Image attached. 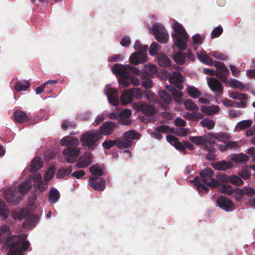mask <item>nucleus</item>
I'll return each instance as SVG.
<instances>
[{"mask_svg": "<svg viewBox=\"0 0 255 255\" xmlns=\"http://www.w3.org/2000/svg\"><path fill=\"white\" fill-rule=\"evenodd\" d=\"M39 219L37 216L31 215L23 223V227L25 229H31L34 228L38 222Z\"/></svg>", "mask_w": 255, "mask_h": 255, "instance_id": "nucleus-26", "label": "nucleus"}, {"mask_svg": "<svg viewBox=\"0 0 255 255\" xmlns=\"http://www.w3.org/2000/svg\"><path fill=\"white\" fill-rule=\"evenodd\" d=\"M219 192L227 194L229 195L236 196L238 198L239 195V188H233L231 186L227 184L223 185L218 187Z\"/></svg>", "mask_w": 255, "mask_h": 255, "instance_id": "nucleus-18", "label": "nucleus"}, {"mask_svg": "<svg viewBox=\"0 0 255 255\" xmlns=\"http://www.w3.org/2000/svg\"><path fill=\"white\" fill-rule=\"evenodd\" d=\"M169 81L171 84H174L178 89H182L183 86L181 83L184 82V78L180 73L174 71L172 73H168Z\"/></svg>", "mask_w": 255, "mask_h": 255, "instance_id": "nucleus-13", "label": "nucleus"}, {"mask_svg": "<svg viewBox=\"0 0 255 255\" xmlns=\"http://www.w3.org/2000/svg\"><path fill=\"white\" fill-rule=\"evenodd\" d=\"M159 46L160 45L157 43L153 42L149 48V54L152 56L156 55L158 52Z\"/></svg>", "mask_w": 255, "mask_h": 255, "instance_id": "nucleus-55", "label": "nucleus"}, {"mask_svg": "<svg viewBox=\"0 0 255 255\" xmlns=\"http://www.w3.org/2000/svg\"><path fill=\"white\" fill-rule=\"evenodd\" d=\"M118 124L115 122H105L100 126L97 131L99 132L101 136L103 137V135H108L112 133L115 128H117Z\"/></svg>", "mask_w": 255, "mask_h": 255, "instance_id": "nucleus-15", "label": "nucleus"}, {"mask_svg": "<svg viewBox=\"0 0 255 255\" xmlns=\"http://www.w3.org/2000/svg\"><path fill=\"white\" fill-rule=\"evenodd\" d=\"M102 138L99 132L92 130L84 132L81 136L80 141L82 145L93 149L98 145L99 140Z\"/></svg>", "mask_w": 255, "mask_h": 255, "instance_id": "nucleus-7", "label": "nucleus"}, {"mask_svg": "<svg viewBox=\"0 0 255 255\" xmlns=\"http://www.w3.org/2000/svg\"><path fill=\"white\" fill-rule=\"evenodd\" d=\"M141 84L145 89H148L151 87L152 82L150 79H146L142 82Z\"/></svg>", "mask_w": 255, "mask_h": 255, "instance_id": "nucleus-63", "label": "nucleus"}, {"mask_svg": "<svg viewBox=\"0 0 255 255\" xmlns=\"http://www.w3.org/2000/svg\"><path fill=\"white\" fill-rule=\"evenodd\" d=\"M217 206L226 211H233L235 209L232 202L226 197L221 196L217 200Z\"/></svg>", "mask_w": 255, "mask_h": 255, "instance_id": "nucleus-16", "label": "nucleus"}, {"mask_svg": "<svg viewBox=\"0 0 255 255\" xmlns=\"http://www.w3.org/2000/svg\"><path fill=\"white\" fill-rule=\"evenodd\" d=\"M14 219L22 220L26 217V212L23 210L14 211L12 213Z\"/></svg>", "mask_w": 255, "mask_h": 255, "instance_id": "nucleus-44", "label": "nucleus"}, {"mask_svg": "<svg viewBox=\"0 0 255 255\" xmlns=\"http://www.w3.org/2000/svg\"><path fill=\"white\" fill-rule=\"evenodd\" d=\"M114 74L119 77V83L123 85L125 88L128 87L130 85V81L132 85L138 86L140 85V81L138 79L130 76V73L136 75H139L140 71L137 68L130 65H123L121 64H115L112 68Z\"/></svg>", "mask_w": 255, "mask_h": 255, "instance_id": "nucleus-2", "label": "nucleus"}, {"mask_svg": "<svg viewBox=\"0 0 255 255\" xmlns=\"http://www.w3.org/2000/svg\"><path fill=\"white\" fill-rule=\"evenodd\" d=\"M169 130L170 128L168 126L166 125H162L158 127L154 130L148 129L147 131L153 138L159 140L162 137V135L161 134V132H167L169 131Z\"/></svg>", "mask_w": 255, "mask_h": 255, "instance_id": "nucleus-17", "label": "nucleus"}, {"mask_svg": "<svg viewBox=\"0 0 255 255\" xmlns=\"http://www.w3.org/2000/svg\"><path fill=\"white\" fill-rule=\"evenodd\" d=\"M137 110L138 111H141L145 116L152 115L155 112L154 108L146 103L137 104Z\"/></svg>", "mask_w": 255, "mask_h": 255, "instance_id": "nucleus-23", "label": "nucleus"}, {"mask_svg": "<svg viewBox=\"0 0 255 255\" xmlns=\"http://www.w3.org/2000/svg\"><path fill=\"white\" fill-rule=\"evenodd\" d=\"M14 119L15 121L23 123L27 121L28 118L25 113L21 111H16L14 114Z\"/></svg>", "mask_w": 255, "mask_h": 255, "instance_id": "nucleus-37", "label": "nucleus"}, {"mask_svg": "<svg viewBox=\"0 0 255 255\" xmlns=\"http://www.w3.org/2000/svg\"><path fill=\"white\" fill-rule=\"evenodd\" d=\"M89 182L90 185L96 190H103L106 186L105 181L102 178L98 179V178L91 177Z\"/></svg>", "mask_w": 255, "mask_h": 255, "instance_id": "nucleus-20", "label": "nucleus"}, {"mask_svg": "<svg viewBox=\"0 0 255 255\" xmlns=\"http://www.w3.org/2000/svg\"><path fill=\"white\" fill-rule=\"evenodd\" d=\"M117 140L108 139L105 140L103 143L102 146L105 149H109L114 146L115 145H117Z\"/></svg>", "mask_w": 255, "mask_h": 255, "instance_id": "nucleus-54", "label": "nucleus"}, {"mask_svg": "<svg viewBox=\"0 0 255 255\" xmlns=\"http://www.w3.org/2000/svg\"><path fill=\"white\" fill-rule=\"evenodd\" d=\"M166 88L174 96V99L176 103H180L182 102L183 95L181 91L177 90L173 86L170 85L166 86Z\"/></svg>", "mask_w": 255, "mask_h": 255, "instance_id": "nucleus-28", "label": "nucleus"}, {"mask_svg": "<svg viewBox=\"0 0 255 255\" xmlns=\"http://www.w3.org/2000/svg\"><path fill=\"white\" fill-rule=\"evenodd\" d=\"M214 171L209 168H206L200 173L199 177L194 180V185L199 192L205 193L208 191L209 187H216L218 182L213 178Z\"/></svg>", "mask_w": 255, "mask_h": 255, "instance_id": "nucleus-4", "label": "nucleus"}, {"mask_svg": "<svg viewBox=\"0 0 255 255\" xmlns=\"http://www.w3.org/2000/svg\"><path fill=\"white\" fill-rule=\"evenodd\" d=\"M10 85L17 92L25 91L30 87V84L27 81H19L13 79Z\"/></svg>", "mask_w": 255, "mask_h": 255, "instance_id": "nucleus-19", "label": "nucleus"}, {"mask_svg": "<svg viewBox=\"0 0 255 255\" xmlns=\"http://www.w3.org/2000/svg\"><path fill=\"white\" fill-rule=\"evenodd\" d=\"M245 133L247 136H251L250 141L252 144L255 145V127H253L250 129H247Z\"/></svg>", "mask_w": 255, "mask_h": 255, "instance_id": "nucleus-48", "label": "nucleus"}, {"mask_svg": "<svg viewBox=\"0 0 255 255\" xmlns=\"http://www.w3.org/2000/svg\"><path fill=\"white\" fill-rule=\"evenodd\" d=\"M117 146L119 148H126L130 147L132 141L126 138L123 135L122 137L117 138Z\"/></svg>", "mask_w": 255, "mask_h": 255, "instance_id": "nucleus-31", "label": "nucleus"}, {"mask_svg": "<svg viewBox=\"0 0 255 255\" xmlns=\"http://www.w3.org/2000/svg\"><path fill=\"white\" fill-rule=\"evenodd\" d=\"M219 147L222 151L228 148L235 149L238 148V142L229 141L224 144L220 145Z\"/></svg>", "mask_w": 255, "mask_h": 255, "instance_id": "nucleus-43", "label": "nucleus"}, {"mask_svg": "<svg viewBox=\"0 0 255 255\" xmlns=\"http://www.w3.org/2000/svg\"><path fill=\"white\" fill-rule=\"evenodd\" d=\"M245 195L253 197L255 195V190L249 186H245L242 189H240V202Z\"/></svg>", "mask_w": 255, "mask_h": 255, "instance_id": "nucleus-34", "label": "nucleus"}, {"mask_svg": "<svg viewBox=\"0 0 255 255\" xmlns=\"http://www.w3.org/2000/svg\"><path fill=\"white\" fill-rule=\"evenodd\" d=\"M220 180L224 182H230L234 185H238L239 184V177L235 175L228 176L227 175H222Z\"/></svg>", "mask_w": 255, "mask_h": 255, "instance_id": "nucleus-32", "label": "nucleus"}, {"mask_svg": "<svg viewBox=\"0 0 255 255\" xmlns=\"http://www.w3.org/2000/svg\"><path fill=\"white\" fill-rule=\"evenodd\" d=\"M60 144L64 146L74 147L79 145V140L77 138L67 136L61 140Z\"/></svg>", "mask_w": 255, "mask_h": 255, "instance_id": "nucleus-21", "label": "nucleus"}, {"mask_svg": "<svg viewBox=\"0 0 255 255\" xmlns=\"http://www.w3.org/2000/svg\"><path fill=\"white\" fill-rule=\"evenodd\" d=\"M184 106L187 110L192 112L197 111L198 110V107L190 99L185 101Z\"/></svg>", "mask_w": 255, "mask_h": 255, "instance_id": "nucleus-45", "label": "nucleus"}, {"mask_svg": "<svg viewBox=\"0 0 255 255\" xmlns=\"http://www.w3.org/2000/svg\"><path fill=\"white\" fill-rule=\"evenodd\" d=\"M200 124L204 127H206L208 129H212L215 126V122L213 120L208 119H205L200 122Z\"/></svg>", "mask_w": 255, "mask_h": 255, "instance_id": "nucleus-51", "label": "nucleus"}, {"mask_svg": "<svg viewBox=\"0 0 255 255\" xmlns=\"http://www.w3.org/2000/svg\"><path fill=\"white\" fill-rule=\"evenodd\" d=\"M104 167L103 165H94L91 166L89 170L95 178H98L103 173Z\"/></svg>", "mask_w": 255, "mask_h": 255, "instance_id": "nucleus-36", "label": "nucleus"}, {"mask_svg": "<svg viewBox=\"0 0 255 255\" xmlns=\"http://www.w3.org/2000/svg\"><path fill=\"white\" fill-rule=\"evenodd\" d=\"M159 96L160 97V102L163 107H165L167 104H169L172 102L171 96L165 90L161 91L159 93Z\"/></svg>", "mask_w": 255, "mask_h": 255, "instance_id": "nucleus-27", "label": "nucleus"}, {"mask_svg": "<svg viewBox=\"0 0 255 255\" xmlns=\"http://www.w3.org/2000/svg\"><path fill=\"white\" fill-rule=\"evenodd\" d=\"M252 124H253V122L251 120H244L242 121H240V129H245L248 128H249L251 126Z\"/></svg>", "mask_w": 255, "mask_h": 255, "instance_id": "nucleus-57", "label": "nucleus"}, {"mask_svg": "<svg viewBox=\"0 0 255 255\" xmlns=\"http://www.w3.org/2000/svg\"><path fill=\"white\" fill-rule=\"evenodd\" d=\"M224 104L226 106H230L233 107H239V102H235L233 100L226 99L223 102Z\"/></svg>", "mask_w": 255, "mask_h": 255, "instance_id": "nucleus-58", "label": "nucleus"}, {"mask_svg": "<svg viewBox=\"0 0 255 255\" xmlns=\"http://www.w3.org/2000/svg\"><path fill=\"white\" fill-rule=\"evenodd\" d=\"M251 173L248 168H243L242 172H240V178L245 180H247L250 178Z\"/></svg>", "mask_w": 255, "mask_h": 255, "instance_id": "nucleus-56", "label": "nucleus"}, {"mask_svg": "<svg viewBox=\"0 0 255 255\" xmlns=\"http://www.w3.org/2000/svg\"><path fill=\"white\" fill-rule=\"evenodd\" d=\"M32 184L30 179H28L17 186L11 187L5 190L3 195L7 201L10 204L15 205L21 199L22 196L31 189Z\"/></svg>", "mask_w": 255, "mask_h": 255, "instance_id": "nucleus-3", "label": "nucleus"}, {"mask_svg": "<svg viewBox=\"0 0 255 255\" xmlns=\"http://www.w3.org/2000/svg\"><path fill=\"white\" fill-rule=\"evenodd\" d=\"M43 159L41 157H35L31 162L30 171L32 172L39 169L42 166Z\"/></svg>", "mask_w": 255, "mask_h": 255, "instance_id": "nucleus-33", "label": "nucleus"}, {"mask_svg": "<svg viewBox=\"0 0 255 255\" xmlns=\"http://www.w3.org/2000/svg\"><path fill=\"white\" fill-rule=\"evenodd\" d=\"M173 32L172 37L174 42V46H176L180 50H184L187 47L188 41V34L182 25L176 21L172 24Z\"/></svg>", "mask_w": 255, "mask_h": 255, "instance_id": "nucleus-5", "label": "nucleus"}, {"mask_svg": "<svg viewBox=\"0 0 255 255\" xmlns=\"http://www.w3.org/2000/svg\"><path fill=\"white\" fill-rule=\"evenodd\" d=\"M134 48L137 51L133 52L129 57L130 63L134 65L143 63L147 61V51L148 47L147 45H142L136 41L134 45Z\"/></svg>", "mask_w": 255, "mask_h": 255, "instance_id": "nucleus-6", "label": "nucleus"}, {"mask_svg": "<svg viewBox=\"0 0 255 255\" xmlns=\"http://www.w3.org/2000/svg\"><path fill=\"white\" fill-rule=\"evenodd\" d=\"M85 174V172L83 170H80L77 171H75L73 173L71 174V176L73 177H74L76 178H80L82 176L84 175Z\"/></svg>", "mask_w": 255, "mask_h": 255, "instance_id": "nucleus-64", "label": "nucleus"}, {"mask_svg": "<svg viewBox=\"0 0 255 255\" xmlns=\"http://www.w3.org/2000/svg\"><path fill=\"white\" fill-rule=\"evenodd\" d=\"M155 39L161 43H166L169 38L164 27L160 23H157L152 27Z\"/></svg>", "mask_w": 255, "mask_h": 255, "instance_id": "nucleus-10", "label": "nucleus"}, {"mask_svg": "<svg viewBox=\"0 0 255 255\" xmlns=\"http://www.w3.org/2000/svg\"><path fill=\"white\" fill-rule=\"evenodd\" d=\"M186 55L184 53L179 52L176 53L173 57L174 61L179 64H183L185 60Z\"/></svg>", "mask_w": 255, "mask_h": 255, "instance_id": "nucleus-46", "label": "nucleus"}, {"mask_svg": "<svg viewBox=\"0 0 255 255\" xmlns=\"http://www.w3.org/2000/svg\"><path fill=\"white\" fill-rule=\"evenodd\" d=\"M158 63L161 67H169L171 66L170 59L164 54H160L158 57Z\"/></svg>", "mask_w": 255, "mask_h": 255, "instance_id": "nucleus-35", "label": "nucleus"}, {"mask_svg": "<svg viewBox=\"0 0 255 255\" xmlns=\"http://www.w3.org/2000/svg\"><path fill=\"white\" fill-rule=\"evenodd\" d=\"M175 125L179 127H184L186 126V122L181 118H177L174 121Z\"/></svg>", "mask_w": 255, "mask_h": 255, "instance_id": "nucleus-62", "label": "nucleus"}, {"mask_svg": "<svg viewBox=\"0 0 255 255\" xmlns=\"http://www.w3.org/2000/svg\"><path fill=\"white\" fill-rule=\"evenodd\" d=\"M80 151V148L69 147L64 149L63 153L66 157V161L68 162L72 163L76 161Z\"/></svg>", "mask_w": 255, "mask_h": 255, "instance_id": "nucleus-12", "label": "nucleus"}, {"mask_svg": "<svg viewBox=\"0 0 255 255\" xmlns=\"http://www.w3.org/2000/svg\"><path fill=\"white\" fill-rule=\"evenodd\" d=\"M131 112L130 110L125 109L119 114V123L122 125H129L131 121L128 119L131 115Z\"/></svg>", "mask_w": 255, "mask_h": 255, "instance_id": "nucleus-24", "label": "nucleus"}, {"mask_svg": "<svg viewBox=\"0 0 255 255\" xmlns=\"http://www.w3.org/2000/svg\"><path fill=\"white\" fill-rule=\"evenodd\" d=\"M145 68V72L148 74V75H153L155 74L157 71V69L156 67L151 64H147L144 66Z\"/></svg>", "mask_w": 255, "mask_h": 255, "instance_id": "nucleus-50", "label": "nucleus"}, {"mask_svg": "<svg viewBox=\"0 0 255 255\" xmlns=\"http://www.w3.org/2000/svg\"><path fill=\"white\" fill-rule=\"evenodd\" d=\"M190 139L192 142L198 145H205L207 146V139L205 136H191Z\"/></svg>", "mask_w": 255, "mask_h": 255, "instance_id": "nucleus-40", "label": "nucleus"}, {"mask_svg": "<svg viewBox=\"0 0 255 255\" xmlns=\"http://www.w3.org/2000/svg\"><path fill=\"white\" fill-rule=\"evenodd\" d=\"M188 94L194 98H199L201 95V93L196 88L191 86L187 88Z\"/></svg>", "mask_w": 255, "mask_h": 255, "instance_id": "nucleus-42", "label": "nucleus"}, {"mask_svg": "<svg viewBox=\"0 0 255 255\" xmlns=\"http://www.w3.org/2000/svg\"><path fill=\"white\" fill-rule=\"evenodd\" d=\"M9 211L5 206L4 202L0 199V219L3 220L6 219L9 215Z\"/></svg>", "mask_w": 255, "mask_h": 255, "instance_id": "nucleus-38", "label": "nucleus"}, {"mask_svg": "<svg viewBox=\"0 0 255 255\" xmlns=\"http://www.w3.org/2000/svg\"><path fill=\"white\" fill-rule=\"evenodd\" d=\"M104 92L107 97L109 103L117 109L119 104L117 91L110 86L107 85L104 89Z\"/></svg>", "mask_w": 255, "mask_h": 255, "instance_id": "nucleus-11", "label": "nucleus"}, {"mask_svg": "<svg viewBox=\"0 0 255 255\" xmlns=\"http://www.w3.org/2000/svg\"><path fill=\"white\" fill-rule=\"evenodd\" d=\"M32 179L34 182L33 185L36 191L44 192L48 188V184L44 182L42 179V176L38 173H35L33 175Z\"/></svg>", "mask_w": 255, "mask_h": 255, "instance_id": "nucleus-14", "label": "nucleus"}, {"mask_svg": "<svg viewBox=\"0 0 255 255\" xmlns=\"http://www.w3.org/2000/svg\"><path fill=\"white\" fill-rule=\"evenodd\" d=\"M55 171L56 167L54 166H52L49 168L44 176L45 182L49 181L53 177Z\"/></svg>", "mask_w": 255, "mask_h": 255, "instance_id": "nucleus-47", "label": "nucleus"}, {"mask_svg": "<svg viewBox=\"0 0 255 255\" xmlns=\"http://www.w3.org/2000/svg\"><path fill=\"white\" fill-rule=\"evenodd\" d=\"M240 108H244L246 106L248 100V96L246 94L244 93H240Z\"/></svg>", "mask_w": 255, "mask_h": 255, "instance_id": "nucleus-60", "label": "nucleus"}, {"mask_svg": "<svg viewBox=\"0 0 255 255\" xmlns=\"http://www.w3.org/2000/svg\"><path fill=\"white\" fill-rule=\"evenodd\" d=\"M201 108L202 112L209 116L215 115L220 110V108L218 105L202 106Z\"/></svg>", "mask_w": 255, "mask_h": 255, "instance_id": "nucleus-30", "label": "nucleus"}, {"mask_svg": "<svg viewBox=\"0 0 255 255\" xmlns=\"http://www.w3.org/2000/svg\"><path fill=\"white\" fill-rule=\"evenodd\" d=\"M173 132L177 135L185 136L190 132V130L188 128H178L174 129Z\"/></svg>", "mask_w": 255, "mask_h": 255, "instance_id": "nucleus-49", "label": "nucleus"}, {"mask_svg": "<svg viewBox=\"0 0 255 255\" xmlns=\"http://www.w3.org/2000/svg\"><path fill=\"white\" fill-rule=\"evenodd\" d=\"M59 198L60 193L57 189L53 188L50 190L48 197L49 202L53 204L55 203L58 201Z\"/></svg>", "mask_w": 255, "mask_h": 255, "instance_id": "nucleus-39", "label": "nucleus"}, {"mask_svg": "<svg viewBox=\"0 0 255 255\" xmlns=\"http://www.w3.org/2000/svg\"><path fill=\"white\" fill-rule=\"evenodd\" d=\"M208 85L214 92H221L223 90V85L217 79L210 78L208 80Z\"/></svg>", "mask_w": 255, "mask_h": 255, "instance_id": "nucleus-22", "label": "nucleus"}, {"mask_svg": "<svg viewBox=\"0 0 255 255\" xmlns=\"http://www.w3.org/2000/svg\"><path fill=\"white\" fill-rule=\"evenodd\" d=\"M223 32V28L221 26H218L214 29L212 32V37L215 38L219 36Z\"/></svg>", "mask_w": 255, "mask_h": 255, "instance_id": "nucleus-59", "label": "nucleus"}, {"mask_svg": "<svg viewBox=\"0 0 255 255\" xmlns=\"http://www.w3.org/2000/svg\"><path fill=\"white\" fill-rule=\"evenodd\" d=\"M123 136L131 140V139H135L138 138V133L135 130H129L124 133Z\"/></svg>", "mask_w": 255, "mask_h": 255, "instance_id": "nucleus-53", "label": "nucleus"}, {"mask_svg": "<svg viewBox=\"0 0 255 255\" xmlns=\"http://www.w3.org/2000/svg\"><path fill=\"white\" fill-rule=\"evenodd\" d=\"M216 67L217 68V73H223L224 74H229V70L228 68L223 63L218 62L216 64Z\"/></svg>", "mask_w": 255, "mask_h": 255, "instance_id": "nucleus-52", "label": "nucleus"}, {"mask_svg": "<svg viewBox=\"0 0 255 255\" xmlns=\"http://www.w3.org/2000/svg\"><path fill=\"white\" fill-rule=\"evenodd\" d=\"M210 135L213 138L221 142H226L230 137L225 133H210Z\"/></svg>", "mask_w": 255, "mask_h": 255, "instance_id": "nucleus-41", "label": "nucleus"}, {"mask_svg": "<svg viewBox=\"0 0 255 255\" xmlns=\"http://www.w3.org/2000/svg\"><path fill=\"white\" fill-rule=\"evenodd\" d=\"M233 166V164L230 161L222 160L216 162L214 164V167L218 170H225Z\"/></svg>", "mask_w": 255, "mask_h": 255, "instance_id": "nucleus-29", "label": "nucleus"}, {"mask_svg": "<svg viewBox=\"0 0 255 255\" xmlns=\"http://www.w3.org/2000/svg\"><path fill=\"white\" fill-rule=\"evenodd\" d=\"M92 162L91 154L87 153L79 159L76 165L78 168H84L91 164Z\"/></svg>", "mask_w": 255, "mask_h": 255, "instance_id": "nucleus-25", "label": "nucleus"}, {"mask_svg": "<svg viewBox=\"0 0 255 255\" xmlns=\"http://www.w3.org/2000/svg\"><path fill=\"white\" fill-rule=\"evenodd\" d=\"M192 39L194 45H199L202 43V38L200 34L194 35Z\"/></svg>", "mask_w": 255, "mask_h": 255, "instance_id": "nucleus-61", "label": "nucleus"}, {"mask_svg": "<svg viewBox=\"0 0 255 255\" xmlns=\"http://www.w3.org/2000/svg\"><path fill=\"white\" fill-rule=\"evenodd\" d=\"M142 97L143 92L140 88H131L128 90H126L123 93L121 101L123 105H126L130 103L133 98L140 100Z\"/></svg>", "mask_w": 255, "mask_h": 255, "instance_id": "nucleus-9", "label": "nucleus"}, {"mask_svg": "<svg viewBox=\"0 0 255 255\" xmlns=\"http://www.w3.org/2000/svg\"><path fill=\"white\" fill-rule=\"evenodd\" d=\"M197 55L199 60L204 64L208 65H213L214 64L213 61L209 56H212L217 59L223 61L228 60V57L225 54L222 53L219 51H212L209 53V55L207 52L203 51L200 53L197 52Z\"/></svg>", "mask_w": 255, "mask_h": 255, "instance_id": "nucleus-8", "label": "nucleus"}, {"mask_svg": "<svg viewBox=\"0 0 255 255\" xmlns=\"http://www.w3.org/2000/svg\"><path fill=\"white\" fill-rule=\"evenodd\" d=\"M11 232L6 225L0 227V244L5 246L9 250L7 255H23L28 250L30 243L26 239V236L21 234L10 236Z\"/></svg>", "mask_w": 255, "mask_h": 255, "instance_id": "nucleus-1", "label": "nucleus"}]
</instances>
